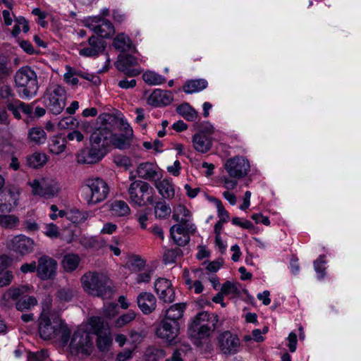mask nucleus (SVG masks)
I'll return each instance as SVG.
<instances>
[{
  "label": "nucleus",
  "mask_w": 361,
  "mask_h": 361,
  "mask_svg": "<svg viewBox=\"0 0 361 361\" xmlns=\"http://www.w3.org/2000/svg\"><path fill=\"white\" fill-rule=\"evenodd\" d=\"M35 246V241L23 235L13 237L8 243V247L20 256H25L32 252Z\"/></svg>",
  "instance_id": "nucleus-14"
},
{
  "label": "nucleus",
  "mask_w": 361,
  "mask_h": 361,
  "mask_svg": "<svg viewBox=\"0 0 361 361\" xmlns=\"http://www.w3.org/2000/svg\"><path fill=\"white\" fill-rule=\"evenodd\" d=\"M20 269L24 274H27L28 272L32 273L35 271L37 274V265L35 261L30 264L25 263L22 264Z\"/></svg>",
  "instance_id": "nucleus-60"
},
{
  "label": "nucleus",
  "mask_w": 361,
  "mask_h": 361,
  "mask_svg": "<svg viewBox=\"0 0 361 361\" xmlns=\"http://www.w3.org/2000/svg\"><path fill=\"white\" fill-rule=\"evenodd\" d=\"M180 223L184 227L185 231L188 233V235H189L190 233H194L195 232V226L193 224L190 223L188 219H183V217H182L180 221Z\"/></svg>",
  "instance_id": "nucleus-61"
},
{
  "label": "nucleus",
  "mask_w": 361,
  "mask_h": 361,
  "mask_svg": "<svg viewBox=\"0 0 361 361\" xmlns=\"http://www.w3.org/2000/svg\"><path fill=\"white\" fill-rule=\"evenodd\" d=\"M221 290L224 295H235L239 293V290L238 289L237 284L231 283L229 281H227L222 285Z\"/></svg>",
  "instance_id": "nucleus-51"
},
{
  "label": "nucleus",
  "mask_w": 361,
  "mask_h": 361,
  "mask_svg": "<svg viewBox=\"0 0 361 361\" xmlns=\"http://www.w3.org/2000/svg\"><path fill=\"white\" fill-rule=\"evenodd\" d=\"M66 145V140L64 137L54 136L49 141V149L50 152L59 154L65 150Z\"/></svg>",
  "instance_id": "nucleus-36"
},
{
  "label": "nucleus",
  "mask_w": 361,
  "mask_h": 361,
  "mask_svg": "<svg viewBox=\"0 0 361 361\" xmlns=\"http://www.w3.org/2000/svg\"><path fill=\"white\" fill-rule=\"evenodd\" d=\"M195 317L200 322L204 323V326L209 327L212 332L221 328L223 325V322L219 320V316L215 313L204 311L198 313Z\"/></svg>",
  "instance_id": "nucleus-24"
},
{
  "label": "nucleus",
  "mask_w": 361,
  "mask_h": 361,
  "mask_svg": "<svg viewBox=\"0 0 361 361\" xmlns=\"http://www.w3.org/2000/svg\"><path fill=\"white\" fill-rule=\"evenodd\" d=\"M70 346L78 353L90 355L92 346V337L89 333L78 330L73 334Z\"/></svg>",
  "instance_id": "nucleus-13"
},
{
  "label": "nucleus",
  "mask_w": 361,
  "mask_h": 361,
  "mask_svg": "<svg viewBox=\"0 0 361 361\" xmlns=\"http://www.w3.org/2000/svg\"><path fill=\"white\" fill-rule=\"evenodd\" d=\"M149 188L150 185L146 182L140 180L133 181L128 188L131 202L140 207L145 205V195L148 193Z\"/></svg>",
  "instance_id": "nucleus-16"
},
{
  "label": "nucleus",
  "mask_w": 361,
  "mask_h": 361,
  "mask_svg": "<svg viewBox=\"0 0 361 361\" xmlns=\"http://www.w3.org/2000/svg\"><path fill=\"white\" fill-rule=\"evenodd\" d=\"M171 213V207L164 200L156 202L154 205V214L157 219H166Z\"/></svg>",
  "instance_id": "nucleus-40"
},
{
  "label": "nucleus",
  "mask_w": 361,
  "mask_h": 361,
  "mask_svg": "<svg viewBox=\"0 0 361 361\" xmlns=\"http://www.w3.org/2000/svg\"><path fill=\"white\" fill-rule=\"evenodd\" d=\"M88 205H95L105 200L109 193L108 183L99 177L86 179L82 186Z\"/></svg>",
  "instance_id": "nucleus-5"
},
{
  "label": "nucleus",
  "mask_w": 361,
  "mask_h": 361,
  "mask_svg": "<svg viewBox=\"0 0 361 361\" xmlns=\"http://www.w3.org/2000/svg\"><path fill=\"white\" fill-rule=\"evenodd\" d=\"M137 60L135 57L130 54L120 55L116 63L117 69L124 73L126 75L134 77L141 73L137 66Z\"/></svg>",
  "instance_id": "nucleus-17"
},
{
  "label": "nucleus",
  "mask_w": 361,
  "mask_h": 361,
  "mask_svg": "<svg viewBox=\"0 0 361 361\" xmlns=\"http://www.w3.org/2000/svg\"><path fill=\"white\" fill-rule=\"evenodd\" d=\"M188 333L193 343L195 345L200 347L202 345V340L209 338L211 336L212 331H210L209 327L204 326V323L202 324L200 322V321L195 317L188 327Z\"/></svg>",
  "instance_id": "nucleus-15"
},
{
  "label": "nucleus",
  "mask_w": 361,
  "mask_h": 361,
  "mask_svg": "<svg viewBox=\"0 0 361 361\" xmlns=\"http://www.w3.org/2000/svg\"><path fill=\"white\" fill-rule=\"evenodd\" d=\"M137 173L140 178L150 181L160 176L158 167L150 162L140 164L137 168Z\"/></svg>",
  "instance_id": "nucleus-23"
},
{
  "label": "nucleus",
  "mask_w": 361,
  "mask_h": 361,
  "mask_svg": "<svg viewBox=\"0 0 361 361\" xmlns=\"http://www.w3.org/2000/svg\"><path fill=\"white\" fill-rule=\"evenodd\" d=\"M30 289L27 286H21L16 288H11L4 294V299H17L21 295L27 293Z\"/></svg>",
  "instance_id": "nucleus-45"
},
{
  "label": "nucleus",
  "mask_w": 361,
  "mask_h": 361,
  "mask_svg": "<svg viewBox=\"0 0 361 361\" xmlns=\"http://www.w3.org/2000/svg\"><path fill=\"white\" fill-rule=\"evenodd\" d=\"M112 45L116 50L124 52L130 49L132 42L128 35L120 33L114 37Z\"/></svg>",
  "instance_id": "nucleus-30"
},
{
  "label": "nucleus",
  "mask_w": 361,
  "mask_h": 361,
  "mask_svg": "<svg viewBox=\"0 0 361 361\" xmlns=\"http://www.w3.org/2000/svg\"><path fill=\"white\" fill-rule=\"evenodd\" d=\"M66 68L68 72L63 75L64 80L73 85H76L78 83V79L75 77L76 75V71L70 66H66Z\"/></svg>",
  "instance_id": "nucleus-53"
},
{
  "label": "nucleus",
  "mask_w": 361,
  "mask_h": 361,
  "mask_svg": "<svg viewBox=\"0 0 361 361\" xmlns=\"http://www.w3.org/2000/svg\"><path fill=\"white\" fill-rule=\"evenodd\" d=\"M29 184L32 188L33 195H39L47 199L57 196L60 191L59 183L54 179H35L30 182Z\"/></svg>",
  "instance_id": "nucleus-8"
},
{
  "label": "nucleus",
  "mask_w": 361,
  "mask_h": 361,
  "mask_svg": "<svg viewBox=\"0 0 361 361\" xmlns=\"http://www.w3.org/2000/svg\"><path fill=\"white\" fill-rule=\"evenodd\" d=\"M144 81L150 85H157L165 82V78L161 75L152 72L147 71L142 75Z\"/></svg>",
  "instance_id": "nucleus-43"
},
{
  "label": "nucleus",
  "mask_w": 361,
  "mask_h": 361,
  "mask_svg": "<svg viewBox=\"0 0 361 361\" xmlns=\"http://www.w3.org/2000/svg\"><path fill=\"white\" fill-rule=\"evenodd\" d=\"M37 304V300L34 296L23 297L16 302V308L20 312L30 310Z\"/></svg>",
  "instance_id": "nucleus-38"
},
{
  "label": "nucleus",
  "mask_w": 361,
  "mask_h": 361,
  "mask_svg": "<svg viewBox=\"0 0 361 361\" xmlns=\"http://www.w3.org/2000/svg\"><path fill=\"white\" fill-rule=\"evenodd\" d=\"M180 323L163 319L156 329V335L170 345L178 342Z\"/></svg>",
  "instance_id": "nucleus-10"
},
{
  "label": "nucleus",
  "mask_w": 361,
  "mask_h": 361,
  "mask_svg": "<svg viewBox=\"0 0 361 361\" xmlns=\"http://www.w3.org/2000/svg\"><path fill=\"white\" fill-rule=\"evenodd\" d=\"M207 87V81L204 79H197L188 81L183 86V90L187 94L200 92Z\"/></svg>",
  "instance_id": "nucleus-34"
},
{
  "label": "nucleus",
  "mask_w": 361,
  "mask_h": 361,
  "mask_svg": "<svg viewBox=\"0 0 361 361\" xmlns=\"http://www.w3.org/2000/svg\"><path fill=\"white\" fill-rule=\"evenodd\" d=\"M154 290L161 300L172 302L175 299V290L171 283L166 279L159 278L154 283Z\"/></svg>",
  "instance_id": "nucleus-20"
},
{
  "label": "nucleus",
  "mask_w": 361,
  "mask_h": 361,
  "mask_svg": "<svg viewBox=\"0 0 361 361\" xmlns=\"http://www.w3.org/2000/svg\"><path fill=\"white\" fill-rule=\"evenodd\" d=\"M13 279L12 271L6 270L5 271H0V287L8 286Z\"/></svg>",
  "instance_id": "nucleus-54"
},
{
  "label": "nucleus",
  "mask_w": 361,
  "mask_h": 361,
  "mask_svg": "<svg viewBox=\"0 0 361 361\" xmlns=\"http://www.w3.org/2000/svg\"><path fill=\"white\" fill-rule=\"evenodd\" d=\"M171 237L174 243L179 246H185L190 241V236L188 233L181 234L180 235L175 233L171 235Z\"/></svg>",
  "instance_id": "nucleus-55"
},
{
  "label": "nucleus",
  "mask_w": 361,
  "mask_h": 361,
  "mask_svg": "<svg viewBox=\"0 0 361 361\" xmlns=\"http://www.w3.org/2000/svg\"><path fill=\"white\" fill-rule=\"evenodd\" d=\"M47 161V157L44 153L35 152L26 157V164L33 169L43 166Z\"/></svg>",
  "instance_id": "nucleus-32"
},
{
  "label": "nucleus",
  "mask_w": 361,
  "mask_h": 361,
  "mask_svg": "<svg viewBox=\"0 0 361 361\" xmlns=\"http://www.w3.org/2000/svg\"><path fill=\"white\" fill-rule=\"evenodd\" d=\"M92 333L95 335L102 334L103 331H109L107 324H104L103 319L99 317H92L89 320Z\"/></svg>",
  "instance_id": "nucleus-39"
},
{
  "label": "nucleus",
  "mask_w": 361,
  "mask_h": 361,
  "mask_svg": "<svg viewBox=\"0 0 361 361\" xmlns=\"http://www.w3.org/2000/svg\"><path fill=\"white\" fill-rule=\"evenodd\" d=\"M185 310V303H176L171 306L165 312V317L164 319L169 322H176L179 323V320L183 317Z\"/></svg>",
  "instance_id": "nucleus-26"
},
{
  "label": "nucleus",
  "mask_w": 361,
  "mask_h": 361,
  "mask_svg": "<svg viewBox=\"0 0 361 361\" xmlns=\"http://www.w3.org/2000/svg\"><path fill=\"white\" fill-rule=\"evenodd\" d=\"M12 259L7 255L0 256V271H5L11 264Z\"/></svg>",
  "instance_id": "nucleus-63"
},
{
  "label": "nucleus",
  "mask_w": 361,
  "mask_h": 361,
  "mask_svg": "<svg viewBox=\"0 0 361 361\" xmlns=\"http://www.w3.org/2000/svg\"><path fill=\"white\" fill-rule=\"evenodd\" d=\"M117 305L114 303H108L104 307V314L109 318L113 317L116 313Z\"/></svg>",
  "instance_id": "nucleus-58"
},
{
  "label": "nucleus",
  "mask_w": 361,
  "mask_h": 361,
  "mask_svg": "<svg viewBox=\"0 0 361 361\" xmlns=\"http://www.w3.org/2000/svg\"><path fill=\"white\" fill-rule=\"evenodd\" d=\"M16 91L22 99L35 97L39 89L37 73L30 66L19 68L14 75Z\"/></svg>",
  "instance_id": "nucleus-3"
},
{
  "label": "nucleus",
  "mask_w": 361,
  "mask_h": 361,
  "mask_svg": "<svg viewBox=\"0 0 361 361\" xmlns=\"http://www.w3.org/2000/svg\"><path fill=\"white\" fill-rule=\"evenodd\" d=\"M20 219L14 214H0V227L15 230L19 226Z\"/></svg>",
  "instance_id": "nucleus-33"
},
{
  "label": "nucleus",
  "mask_w": 361,
  "mask_h": 361,
  "mask_svg": "<svg viewBox=\"0 0 361 361\" xmlns=\"http://www.w3.org/2000/svg\"><path fill=\"white\" fill-rule=\"evenodd\" d=\"M181 252L179 248L170 249L165 251L164 254V262L165 264L176 262L177 257Z\"/></svg>",
  "instance_id": "nucleus-49"
},
{
  "label": "nucleus",
  "mask_w": 361,
  "mask_h": 361,
  "mask_svg": "<svg viewBox=\"0 0 361 361\" xmlns=\"http://www.w3.org/2000/svg\"><path fill=\"white\" fill-rule=\"evenodd\" d=\"M176 111L188 121H194L197 117V112L188 103L179 105Z\"/></svg>",
  "instance_id": "nucleus-35"
},
{
  "label": "nucleus",
  "mask_w": 361,
  "mask_h": 361,
  "mask_svg": "<svg viewBox=\"0 0 361 361\" xmlns=\"http://www.w3.org/2000/svg\"><path fill=\"white\" fill-rule=\"evenodd\" d=\"M250 167L248 160L239 156L228 159L224 164V168L230 177L237 179L246 176Z\"/></svg>",
  "instance_id": "nucleus-9"
},
{
  "label": "nucleus",
  "mask_w": 361,
  "mask_h": 361,
  "mask_svg": "<svg viewBox=\"0 0 361 361\" xmlns=\"http://www.w3.org/2000/svg\"><path fill=\"white\" fill-rule=\"evenodd\" d=\"M43 99L47 109L53 114L58 115L66 106V92L63 87L51 85L47 87Z\"/></svg>",
  "instance_id": "nucleus-6"
},
{
  "label": "nucleus",
  "mask_w": 361,
  "mask_h": 361,
  "mask_svg": "<svg viewBox=\"0 0 361 361\" xmlns=\"http://www.w3.org/2000/svg\"><path fill=\"white\" fill-rule=\"evenodd\" d=\"M27 140L30 143L33 145H41L45 142L47 134L42 128L33 127L28 131Z\"/></svg>",
  "instance_id": "nucleus-28"
},
{
  "label": "nucleus",
  "mask_w": 361,
  "mask_h": 361,
  "mask_svg": "<svg viewBox=\"0 0 361 361\" xmlns=\"http://www.w3.org/2000/svg\"><path fill=\"white\" fill-rule=\"evenodd\" d=\"M324 257V256H320L317 260L314 262V269L318 274H320V278H323L324 276L325 267L324 266L325 261Z\"/></svg>",
  "instance_id": "nucleus-56"
},
{
  "label": "nucleus",
  "mask_w": 361,
  "mask_h": 361,
  "mask_svg": "<svg viewBox=\"0 0 361 361\" xmlns=\"http://www.w3.org/2000/svg\"><path fill=\"white\" fill-rule=\"evenodd\" d=\"M99 128L101 130L103 137H107V147H114L119 149H126L130 147L131 145V138L133 136V130L130 126H127L126 135L116 134L113 133V126L116 123V117L109 114H102L97 118Z\"/></svg>",
  "instance_id": "nucleus-1"
},
{
  "label": "nucleus",
  "mask_w": 361,
  "mask_h": 361,
  "mask_svg": "<svg viewBox=\"0 0 361 361\" xmlns=\"http://www.w3.org/2000/svg\"><path fill=\"white\" fill-rule=\"evenodd\" d=\"M78 125V121L76 118L72 116L65 117L59 122V126L61 129L73 128L77 127Z\"/></svg>",
  "instance_id": "nucleus-50"
},
{
  "label": "nucleus",
  "mask_w": 361,
  "mask_h": 361,
  "mask_svg": "<svg viewBox=\"0 0 361 361\" xmlns=\"http://www.w3.org/2000/svg\"><path fill=\"white\" fill-rule=\"evenodd\" d=\"M58 264L52 257L44 255L37 259V276L43 280L54 279L56 275Z\"/></svg>",
  "instance_id": "nucleus-12"
},
{
  "label": "nucleus",
  "mask_w": 361,
  "mask_h": 361,
  "mask_svg": "<svg viewBox=\"0 0 361 361\" xmlns=\"http://www.w3.org/2000/svg\"><path fill=\"white\" fill-rule=\"evenodd\" d=\"M59 334H61V341L66 344L69 341L71 331L63 321H61V328L60 329Z\"/></svg>",
  "instance_id": "nucleus-59"
},
{
  "label": "nucleus",
  "mask_w": 361,
  "mask_h": 361,
  "mask_svg": "<svg viewBox=\"0 0 361 361\" xmlns=\"http://www.w3.org/2000/svg\"><path fill=\"white\" fill-rule=\"evenodd\" d=\"M76 159L78 164H96L95 159L92 155V152L88 147L82 148L76 154Z\"/></svg>",
  "instance_id": "nucleus-41"
},
{
  "label": "nucleus",
  "mask_w": 361,
  "mask_h": 361,
  "mask_svg": "<svg viewBox=\"0 0 361 361\" xmlns=\"http://www.w3.org/2000/svg\"><path fill=\"white\" fill-rule=\"evenodd\" d=\"M0 97L2 99H6L7 101L15 97V93L10 85H3L0 87Z\"/></svg>",
  "instance_id": "nucleus-52"
},
{
  "label": "nucleus",
  "mask_w": 361,
  "mask_h": 361,
  "mask_svg": "<svg viewBox=\"0 0 361 361\" xmlns=\"http://www.w3.org/2000/svg\"><path fill=\"white\" fill-rule=\"evenodd\" d=\"M13 73V68L8 56L0 54V79L8 78Z\"/></svg>",
  "instance_id": "nucleus-42"
},
{
  "label": "nucleus",
  "mask_w": 361,
  "mask_h": 361,
  "mask_svg": "<svg viewBox=\"0 0 361 361\" xmlns=\"http://www.w3.org/2000/svg\"><path fill=\"white\" fill-rule=\"evenodd\" d=\"M137 303L143 314H149L155 310L157 299L151 293L142 292L137 297Z\"/></svg>",
  "instance_id": "nucleus-22"
},
{
  "label": "nucleus",
  "mask_w": 361,
  "mask_h": 361,
  "mask_svg": "<svg viewBox=\"0 0 361 361\" xmlns=\"http://www.w3.org/2000/svg\"><path fill=\"white\" fill-rule=\"evenodd\" d=\"M97 344L99 349L102 351L108 350L111 342L109 331H103L102 334H97Z\"/></svg>",
  "instance_id": "nucleus-44"
},
{
  "label": "nucleus",
  "mask_w": 361,
  "mask_h": 361,
  "mask_svg": "<svg viewBox=\"0 0 361 361\" xmlns=\"http://www.w3.org/2000/svg\"><path fill=\"white\" fill-rule=\"evenodd\" d=\"M87 44L88 46L79 51L80 55L86 57L97 56L105 50L106 47V43L104 39L95 35L89 37Z\"/></svg>",
  "instance_id": "nucleus-19"
},
{
  "label": "nucleus",
  "mask_w": 361,
  "mask_h": 361,
  "mask_svg": "<svg viewBox=\"0 0 361 361\" xmlns=\"http://www.w3.org/2000/svg\"><path fill=\"white\" fill-rule=\"evenodd\" d=\"M80 281L84 290L89 295L102 298H109L113 295L111 280L102 273L88 271Z\"/></svg>",
  "instance_id": "nucleus-2"
},
{
  "label": "nucleus",
  "mask_w": 361,
  "mask_h": 361,
  "mask_svg": "<svg viewBox=\"0 0 361 361\" xmlns=\"http://www.w3.org/2000/svg\"><path fill=\"white\" fill-rule=\"evenodd\" d=\"M92 30L102 39L109 37L114 33V25L108 20H102V23L94 25Z\"/></svg>",
  "instance_id": "nucleus-29"
},
{
  "label": "nucleus",
  "mask_w": 361,
  "mask_h": 361,
  "mask_svg": "<svg viewBox=\"0 0 361 361\" xmlns=\"http://www.w3.org/2000/svg\"><path fill=\"white\" fill-rule=\"evenodd\" d=\"M110 210L115 216H125L130 214V209L127 203L123 200H114L111 203Z\"/></svg>",
  "instance_id": "nucleus-31"
},
{
  "label": "nucleus",
  "mask_w": 361,
  "mask_h": 361,
  "mask_svg": "<svg viewBox=\"0 0 361 361\" xmlns=\"http://www.w3.org/2000/svg\"><path fill=\"white\" fill-rule=\"evenodd\" d=\"M240 346L239 338L230 331L221 332L216 337V348L226 356L236 354L239 351Z\"/></svg>",
  "instance_id": "nucleus-7"
},
{
  "label": "nucleus",
  "mask_w": 361,
  "mask_h": 361,
  "mask_svg": "<svg viewBox=\"0 0 361 361\" xmlns=\"http://www.w3.org/2000/svg\"><path fill=\"white\" fill-rule=\"evenodd\" d=\"M133 351L131 350H124L119 353L115 361H126L132 357Z\"/></svg>",
  "instance_id": "nucleus-64"
},
{
  "label": "nucleus",
  "mask_w": 361,
  "mask_h": 361,
  "mask_svg": "<svg viewBox=\"0 0 361 361\" xmlns=\"http://www.w3.org/2000/svg\"><path fill=\"white\" fill-rule=\"evenodd\" d=\"M80 257L75 254H68L63 257L62 265L66 271H73L77 269L80 262Z\"/></svg>",
  "instance_id": "nucleus-37"
},
{
  "label": "nucleus",
  "mask_w": 361,
  "mask_h": 361,
  "mask_svg": "<svg viewBox=\"0 0 361 361\" xmlns=\"http://www.w3.org/2000/svg\"><path fill=\"white\" fill-rule=\"evenodd\" d=\"M155 187L163 198L171 200L174 197L175 190L173 185L168 179L156 180Z\"/></svg>",
  "instance_id": "nucleus-27"
},
{
  "label": "nucleus",
  "mask_w": 361,
  "mask_h": 361,
  "mask_svg": "<svg viewBox=\"0 0 361 361\" xmlns=\"http://www.w3.org/2000/svg\"><path fill=\"white\" fill-rule=\"evenodd\" d=\"M75 291L70 287H63L59 289L56 292V297L60 301L69 302L72 300Z\"/></svg>",
  "instance_id": "nucleus-48"
},
{
  "label": "nucleus",
  "mask_w": 361,
  "mask_h": 361,
  "mask_svg": "<svg viewBox=\"0 0 361 361\" xmlns=\"http://www.w3.org/2000/svg\"><path fill=\"white\" fill-rule=\"evenodd\" d=\"M51 300L42 304V311L38 319L39 334L44 340H50L59 335L61 321L56 314H50Z\"/></svg>",
  "instance_id": "nucleus-4"
},
{
  "label": "nucleus",
  "mask_w": 361,
  "mask_h": 361,
  "mask_svg": "<svg viewBox=\"0 0 361 361\" xmlns=\"http://www.w3.org/2000/svg\"><path fill=\"white\" fill-rule=\"evenodd\" d=\"M136 317L134 311L129 310L126 314L121 315L115 322L114 325L117 328H121L130 323Z\"/></svg>",
  "instance_id": "nucleus-47"
},
{
  "label": "nucleus",
  "mask_w": 361,
  "mask_h": 361,
  "mask_svg": "<svg viewBox=\"0 0 361 361\" xmlns=\"http://www.w3.org/2000/svg\"><path fill=\"white\" fill-rule=\"evenodd\" d=\"M19 194L11 188H5L0 192V212L10 213L18 204Z\"/></svg>",
  "instance_id": "nucleus-18"
},
{
  "label": "nucleus",
  "mask_w": 361,
  "mask_h": 361,
  "mask_svg": "<svg viewBox=\"0 0 361 361\" xmlns=\"http://www.w3.org/2000/svg\"><path fill=\"white\" fill-rule=\"evenodd\" d=\"M192 142L195 149L202 153L208 152L212 147L210 138L203 132H200L194 135Z\"/></svg>",
  "instance_id": "nucleus-25"
},
{
  "label": "nucleus",
  "mask_w": 361,
  "mask_h": 361,
  "mask_svg": "<svg viewBox=\"0 0 361 361\" xmlns=\"http://www.w3.org/2000/svg\"><path fill=\"white\" fill-rule=\"evenodd\" d=\"M153 273L152 269H149L144 273L139 274L137 276L136 281L138 283H147L149 281Z\"/></svg>",
  "instance_id": "nucleus-62"
},
{
  "label": "nucleus",
  "mask_w": 361,
  "mask_h": 361,
  "mask_svg": "<svg viewBox=\"0 0 361 361\" xmlns=\"http://www.w3.org/2000/svg\"><path fill=\"white\" fill-rule=\"evenodd\" d=\"M128 269L133 272L141 271L145 266V261L139 255H133L128 262Z\"/></svg>",
  "instance_id": "nucleus-46"
},
{
  "label": "nucleus",
  "mask_w": 361,
  "mask_h": 361,
  "mask_svg": "<svg viewBox=\"0 0 361 361\" xmlns=\"http://www.w3.org/2000/svg\"><path fill=\"white\" fill-rule=\"evenodd\" d=\"M18 42L20 47L27 54H34L35 53H36L33 46L32 45V44L30 42L23 40V39H18Z\"/></svg>",
  "instance_id": "nucleus-57"
},
{
  "label": "nucleus",
  "mask_w": 361,
  "mask_h": 361,
  "mask_svg": "<svg viewBox=\"0 0 361 361\" xmlns=\"http://www.w3.org/2000/svg\"><path fill=\"white\" fill-rule=\"evenodd\" d=\"M173 99L171 91L156 89L147 99V104L154 107L169 105Z\"/></svg>",
  "instance_id": "nucleus-21"
},
{
  "label": "nucleus",
  "mask_w": 361,
  "mask_h": 361,
  "mask_svg": "<svg viewBox=\"0 0 361 361\" xmlns=\"http://www.w3.org/2000/svg\"><path fill=\"white\" fill-rule=\"evenodd\" d=\"M106 138V136H102L99 127L96 128L90 136V147L89 148L96 163L101 161L108 152V139Z\"/></svg>",
  "instance_id": "nucleus-11"
}]
</instances>
